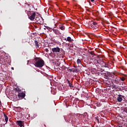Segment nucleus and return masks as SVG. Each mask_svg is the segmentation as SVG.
<instances>
[{
    "label": "nucleus",
    "instance_id": "nucleus-1",
    "mask_svg": "<svg viewBox=\"0 0 127 127\" xmlns=\"http://www.w3.org/2000/svg\"><path fill=\"white\" fill-rule=\"evenodd\" d=\"M36 63L35 66L38 68H41L44 66V61L43 60H37V58H35Z\"/></svg>",
    "mask_w": 127,
    "mask_h": 127
},
{
    "label": "nucleus",
    "instance_id": "nucleus-2",
    "mask_svg": "<svg viewBox=\"0 0 127 127\" xmlns=\"http://www.w3.org/2000/svg\"><path fill=\"white\" fill-rule=\"evenodd\" d=\"M36 15V13H35V12L34 11H30L28 13V18L30 20H34V19H35Z\"/></svg>",
    "mask_w": 127,
    "mask_h": 127
},
{
    "label": "nucleus",
    "instance_id": "nucleus-3",
    "mask_svg": "<svg viewBox=\"0 0 127 127\" xmlns=\"http://www.w3.org/2000/svg\"><path fill=\"white\" fill-rule=\"evenodd\" d=\"M35 21H36V23L38 24H42L43 23V19L42 18H40L39 17H37L35 18Z\"/></svg>",
    "mask_w": 127,
    "mask_h": 127
},
{
    "label": "nucleus",
    "instance_id": "nucleus-4",
    "mask_svg": "<svg viewBox=\"0 0 127 127\" xmlns=\"http://www.w3.org/2000/svg\"><path fill=\"white\" fill-rule=\"evenodd\" d=\"M18 98H22V99H23L24 97H25V93L23 92H19L17 95Z\"/></svg>",
    "mask_w": 127,
    "mask_h": 127
},
{
    "label": "nucleus",
    "instance_id": "nucleus-5",
    "mask_svg": "<svg viewBox=\"0 0 127 127\" xmlns=\"http://www.w3.org/2000/svg\"><path fill=\"white\" fill-rule=\"evenodd\" d=\"M96 61L98 64H104V65H105V67H107V64H106V63L103 62V61L100 60V59H98V60H97Z\"/></svg>",
    "mask_w": 127,
    "mask_h": 127
},
{
    "label": "nucleus",
    "instance_id": "nucleus-6",
    "mask_svg": "<svg viewBox=\"0 0 127 127\" xmlns=\"http://www.w3.org/2000/svg\"><path fill=\"white\" fill-rule=\"evenodd\" d=\"M16 124L20 127H24V126L23 125V122L21 121H17Z\"/></svg>",
    "mask_w": 127,
    "mask_h": 127
},
{
    "label": "nucleus",
    "instance_id": "nucleus-7",
    "mask_svg": "<svg viewBox=\"0 0 127 127\" xmlns=\"http://www.w3.org/2000/svg\"><path fill=\"white\" fill-rule=\"evenodd\" d=\"M118 97H117V101L119 103H121V102L123 101V95L119 94L118 95Z\"/></svg>",
    "mask_w": 127,
    "mask_h": 127
},
{
    "label": "nucleus",
    "instance_id": "nucleus-8",
    "mask_svg": "<svg viewBox=\"0 0 127 127\" xmlns=\"http://www.w3.org/2000/svg\"><path fill=\"white\" fill-rule=\"evenodd\" d=\"M53 52H60V48L59 47L54 48L52 49Z\"/></svg>",
    "mask_w": 127,
    "mask_h": 127
},
{
    "label": "nucleus",
    "instance_id": "nucleus-9",
    "mask_svg": "<svg viewBox=\"0 0 127 127\" xmlns=\"http://www.w3.org/2000/svg\"><path fill=\"white\" fill-rule=\"evenodd\" d=\"M52 30L55 34H57V35H59V34H60V31H59V30L54 28L52 29Z\"/></svg>",
    "mask_w": 127,
    "mask_h": 127
},
{
    "label": "nucleus",
    "instance_id": "nucleus-10",
    "mask_svg": "<svg viewBox=\"0 0 127 127\" xmlns=\"http://www.w3.org/2000/svg\"><path fill=\"white\" fill-rule=\"evenodd\" d=\"M66 82L67 84H68V86L71 88L73 87V85H72V80H69V79H66Z\"/></svg>",
    "mask_w": 127,
    "mask_h": 127
},
{
    "label": "nucleus",
    "instance_id": "nucleus-11",
    "mask_svg": "<svg viewBox=\"0 0 127 127\" xmlns=\"http://www.w3.org/2000/svg\"><path fill=\"white\" fill-rule=\"evenodd\" d=\"M88 24L89 26H91L92 28H94V26L93 25V21H89Z\"/></svg>",
    "mask_w": 127,
    "mask_h": 127
},
{
    "label": "nucleus",
    "instance_id": "nucleus-12",
    "mask_svg": "<svg viewBox=\"0 0 127 127\" xmlns=\"http://www.w3.org/2000/svg\"><path fill=\"white\" fill-rule=\"evenodd\" d=\"M64 40H66V41H68V42H72V40L71 39V37H67V39L65 38Z\"/></svg>",
    "mask_w": 127,
    "mask_h": 127
},
{
    "label": "nucleus",
    "instance_id": "nucleus-13",
    "mask_svg": "<svg viewBox=\"0 0 127 127\" xmlns=\"http://www.w3.org/2000/svg\"><path fill=\"white\" fill-rule=\"evenodd\" d=\"M113 89H119V90L120 91H122V88H119V86H117L116 85H113Z\"/></svg>",
    "mask_w": 127,
    "mask_h": 127
},
{
    "label": "nucleus",
    "instance_id": "nucleus-14",
    "mask_svg": "<svg viewBox=\"0 0 127 127\" xmlns=\"http://www.w3.org/2000/svg\"><path fill=\"white\" fill-rule=\"evenodd\" d=\"M35 46H36V48H39V44H38V42L37 41H35Z\"/></svg>",
    "mask_w": 127,
    "mask_h": 127
},
{
    "label": "nucleus",
    "instance_id": "nucleus-15",
    "mask_svg": "<svg viewBox=\"0 0 127 127\" xmlns=\"http://www.w3.org/2000/svg\"><path fill=\"white\" fill-rule=\"evenodd\" d=\"M113 81H114V83L115 84H120V80L119 79H114Z\"/></svg>",
    "mask_w": 127,
    "mask_h": 127
},
{
    "label": "nucleus",
    "instance_id": "nucleus-16",
    "mask_svg": "<svg viewBox=\"0 0 127 127\" xmlns=\"http://www.w3.org/2000/svg\"><path fill=\"white\" fill-rule=\"evenodd\" d=\"M72 70L73 73H76V72H79V69L78 68H72Z\"/></svg>",
    "mask_w": 127,
    "mask_h": 127
},
{
    "label": "nucleus",
    "instance_id": "nucleus-17",
    "mask_svg": "<svg viewBox=\"0 0 127 127\" xmlns=\"http://www.w3.org/2000/svg\"><path fill=\"white\" fill-rule=\"evenodd\" d=\"M92 23H93L92 25H93V26H94V28H95V27H96V26H97V25H98V23H97V22L93 21H92Z\"/></svg>",
    "mask_w": 127,
    "mask_h": 127
},
{
    "label": "nucleus",
    "instance_id": "nucleus-18",
    "mask_svg": "<svg viewBox=\"0 0 127 127\" xmlns=\"http://www.w3.org/2000/svg\"><path fill=\"white\" fill-rule=\"evenodd\" d=\"M15 91L17 93H20L19 92H21V90L18 87L15 88Z\"/></svg>",
    "mask_w": 127,
    "mask_h": 127
},
{
    "label": "nucleus",
    "instance_id": "nucleus-19",
    "mask_svg": "<svg viewBox=\"0 0 127 127\" xmlns=\"http://www.w3.org/2000/svg\"><path fill=\"white\" fill-rule=\"evenodd\" d=\"M4 117L6 123H7V121H8V117H7V116H6L5 114H4Z\"/></svg>",
    "mask_w": 127,
    "mask_h": 127
},
{
    "label": "nucleus",
    "instance_id": "nucleus-20",
    "mask_svg": "<svg viewBox=\"0 0 127 127\" xmlns=\"http://www.w3.org/2000/svg\"><path fill=\"white\" fill-rule=\"evenodd\" d=\"M60 28L61 29V30H65V27L63 25L60 27Z\"/></svg>",
    "mask_w": 127,
    "mask_h": 127
},
{
    "label": "nucleus",
    "instance_id": "nucleus-21",
    "mask_svg": "<svg viewBox=\"0 0 127 127\" xmlns=\"http://www.w3.org/2000/svg\"><path fill=\"white\" fill-rule=\"evenodd\" d=\"M120 79L121 81H125L126 80V78H125V77H120Z\"/></svg>",
    "mask_w": 127,
    "mask_h": 127
},
{
    "label": "nucleus",
    "instance_id": "nucleus-22",
    "mask_svg": "<svg viewBox=\"0 0 127 127\" xmlns=\"http://www.w3.org/2000/svg\"><path fill=\"white\" fill-rule=\"evenodd\" d=\"M81 60L80 59H77V61H76V63H77V64H81Z\"/></svg>",
    "mask_w": 127,
    "mask_h": 127
},
{
    "label": "nucleus",
    "instance_id": "nucleus-23",
    "mask_svg": "<svg viewBox=\"0 0 127 127\" xmlns=\"http://www.w3.org/2000/svg\"><path fill=\"white\" fill-rule=\"evenodd\" d=\"M104 74H105V73L103 72V71L99 72V76H104Z\"/></svg>",
    "mask_w": 127,
    "mask_h": 127
},
{
    "label": "nucleus",
    "instance_id": "nucleus-24",
    "mask_svg": "<svg viewBox=\"0 0 127 127\" xmlns=\"http://www.w3.org/2000/svg\"><path fill=\"white\" fill-rule=\"evenodd\" d=\"M65 121V122H67L68 123H70V122H72V121L71 120H66V118H64Z\"/></svg>",
    "mask_w": 127,
    "mask_h": 127
},
{
    "label": "nucleus",
    "instance_id": "nucleus-25",
    "mask_svg": "<svg viewBox=\"0 0 127 127\" xmlns=\"http://www.w3.org/2000/svg\"><path fill=\"white\" fill-rule=\"evenodd\" d=\"M89 53L91 54V55H95V53H94L93 52H90Z\"/></svg>",
    "mask_w": 127,
    "mask_h": 127
},
{
    "label": "nucleus",
    "instance_id": "nucleus-26",
    "mask_svg": "<svg viewBox=\"0 0 127 127\" xmlns=\"http://www.w3.org/2000/svg\"><path fill=\"white\" fill-rule=\"evenodd\" d=\"M35 102H36V103H37V102H38V98H36Z\"/></svg>",
    "mask_w": 127,
    "mask_h": 127
},
{
    "label": "nucleus",
    "instance_id": "nucleus-27",
    "mask_svg": "<svg viewBox=\"0 0 127 127\" xmlns=\"http://www.w3.org/2000/svg\"><path fill=\"white\" fill-rule=\"evenodd\" d=\"M96 120H97V122H98V123L99 122V119H98L97 118H95Z\"/></svg>",
    "mask_w": 127,
    "mask_h": 127
},
{
    "label": "nucleus",
    "instance_id": "nucleus-28",
    "mask_svg": "<svg viewBox=\"0 0 127 127\" xmlns=\"http://www.w3.org/2000/svg\"><path fill=\"white\" fill-rule=\"evenodd\" d=\"M119 85H124V83L121 82V83L119 84Z\"/></svg>",
    "mask_w": 127,
    "mask_h": 127
},
{
    "label": "nucleus",
    "instance_id": "nucleus-29",
    "mask_svg": "<svg viewBox=\"0 0 127 127\" xmlns=\"http://www.w3.org/2000/svg\"><path fill=\"white\" fill-rule=\"evenodd\" d=\"M69 71H70V72H72V68L69 69Z\"/></svg>",
    "mask_w": 127,
    "mask_h": 127
},
{
    "label": "nucleus",
    "instance_id": "nucleus-30",
    "mask_svg": "<svg viewBox=\"0 0 127 127\" xmlns=\"http://www.w3.org/2000/svg\"><path fill=\"white\" fill-rule=\"evenodd\" d=\"M48 51H48V49H46V52H48Z\"/></svg>",
    "mask_w": 127,
    "mask_h": 127
},
{
    "label": "nucleus",
    "instance_id": "nucleus-31",
    "mask_svg": "<svg viewBox=\"0 0 127 127\" xmlns=\"http://www.w3.org/2000/svg\"><path fill=\"white\" fill-rule=\"evenodd\" d=\"M91 0V1L92 2H93V1H95V0Z\"/></svg>",
    "mask_w": 127,
    "mask_h": 127
},
{
    "label": "nucleus",
    "instance_id": "nucleus-32",
    "mask_svg": "<svg viewBox=\"0 0 127 127\" xmlns=\"http://www.w3.org/2000/svg\"><path fill=\"white\" fill-rule=\"evenodd\" d=\"M125 91H127V87L125 88Z\"/></svg>",
    "mask_w": 127,
    "mask_h": 127
},
{
    "label": "nucleus",
    "instance_id": "nucleus-33",
    "mask_svg": "<svg viewBox=\"0 0 127 127\" xmlns=\"http://www.w3.org/2000/svg\"><path fill=\"white\" fill-rule=\"evenodd\" d=\"M74 68H77V66H73Z\"/></svg>",
    "mask_w": 127,
    "mask_h": 127
},
{
    "label": "nucleus",
    "instance_id": "nucleus-34",
    "mask_svg": "<svg viewBox=\"0 0 127 127\" xmlns=\"http://www.w3.org/2000/svg\"><path fill=\"white\" fill-rule=\"evenodd\" d=\"M70 118V116L67 117V119H69Z\"/></svg>",
    "mask_w": 127,
    "mask_h": 127
},
{
    "label": "nucleus",
    "instance_id": "nucleus-35",
    "mask_svg": "<svg viewBox=\"0 0 127 127\" xmlns=\"http://www.w3.org/2000/svg\"><path fill=\"white\" fill-rule=\"evenodd\" d=\"M11 69H12V70H13V67H11Z\"/></svg>",
    "mask_w": 127,
    "mask_h": 127
},
{
    "label": "nucleus",
    "instance_id": "nucleus-36",
    "mask_svg": "<svg viewBox=\"0 0 127 127\" xmlns=\"http://www.w3.org/2000/svg\"><path fill=\"white\" fill-rule=\"evenodd\" d=\"M76 100H79V99H78V98H77Z\"/></svg>",
    "mask_w": 127,
    "mask_h": 127
},
{
    "label": "nucleus",
    "instance_id": "nucleus-37",
    "mask_svg": "<svg viewBox=\"0 0 127 127\" xmlns=\"http://www.w3.org/2000/svg\"><path fill=\"white\" fill-rule=\"evenodd\" d=\"M0 103H1V102L0 100Z\"/></svg>",
    "mask_w": 127,
    "mask_h": 127
}]
</instances>
